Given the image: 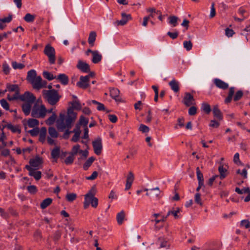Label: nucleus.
I'll list each match as a JSON object with an SVG mask.
<instances>
[{
    "mask_svg": "<svg viewBox=\"0 0 250 250\" xmlns=\"http://www.w3.org/2000/svg\"><path fill=\"white\" fill-rule=\"evenodd\" d=\"M40 132V138L39 140L43 143L45 139V136L46 134V128L45 127H42L41 128Z\"/></svg>",
    "mask_w": 250,
    "mask_h": 250,
    "instance_id": "31",
    "label": "nucleus"
},
{
    "mask_svg": "<svg viewBox=\"0 0 250 250\" xmlns=\"http://www.w3.org/2000/svg\"><path fill=\"white\" fill-rule=\"evenodd\" d=\"M74 160V156L70 154V155L67 157L64 161L66 165H70L73 163Z\"/></svg>",
    "mask_w": 250,
    "mask_h": 250,
    "instance_id": "54",
    "label": "nucleus"
},
{
    "mask_svg": "<svg viewBox=\"0 0 250 250\" xmlns=\"http://www.w3.org/2000/svg\"><path fill=\"white\" fill-rule=\"evenodd\" d=\"M79 125H83L84 127H87V125L88 123V120L85 118L84 116H81L79 121Z\"/></svg>",
    "mask_w": 250,
    "mask_h": 250,
    "instance_id": "39",
    "label": "nucleus"
},
{
    "mask_svg": "<svg viewBox=\"0 0 250 250\" xmlns=\"http://www.w3.org/2000/svg\"><path fill=\"white\" fill-rule=\"evenodd\" d=\"M65 115L63 114L60 113V118L59 120L57 121V127L58 129H59V127L60 125L63 124L64 122Z\"/></svg>",
    "mask_w": 250,
    "mask_h": 250,
    "instance_id": "46",
    "label": "nucleus"
},
{
    "mask_svg": "<svg viewBox=\"0 0 250 250\" xmlns=\"http://www.w3.org/2000/svg\"><path fill=\"white\" fill-rule=\"evenodd\" d=\"M27 124L30 127H34L39 125V122L36 119H29Z\"/></svg>",
    "mask_w": 250,
    "mask_h": 250,
    "instance_id": "35",
    "label": "nucleus"
},
{
    "mask_svg": "<svg viewBox=\"0 0 250 250\" xmlns=\"http://www.w3.org/2000/svg\"><path fill=\"white\" fill-rule=\"evenodd\" d=\"M240 225L246 229L250 228V222L248 220H243L241 221Z\"/></svg>",
    "mask_w": 250,
    "mask_h": 250,
    "instance_id": "57",
    "label": "nucleus"
},
{
    "mask_svg": "<svg viewBox=\"0 0 250 250\" xmlns=\"http://www.w3.org/2000/svg\"><path fill=\"white\" fill-rule=\"evenodd\" d=\"M195 202L200 205V206H202L203 205V203L202 202H201V194L199 193H197L196 194H195Z\"/></svg>",
    "mask_w": 250,
    "mask_h": 250,
    "instance_id": "58",
    "label": "nucleus"
},
{
    "mask_svg": "<svg viewBox=\"0 0 250 250\" xmlns=\"http://www.w3.org/2000/svg\"><path fill=\"white\" fill-rule=\"evenodd\" d=\"M196 173L197 179L198 180V184L204 185L203 174L200 170L199 167L196 168Z\"/></svg>",
    "mask_w": 250,
    "mask_h": 250,
    "instance_id": "28",
    "label": "nucleus"
},
{
    "mask_svg": "<svg viewBox=\"0 0 250 250\" xmlns=\"http://www.w3.org/2000/svg\"><path fill=\"white\" fill-rule=\"evenodd\" d=\"M95 158L94 157H91L84 163L83 165V168L84 170H87L88 167L92 165Z\"/></svg>",
    "mask_w": 250,
    "mask_h": 250,
    "instance_id": "34",
    "label": "nucleus"
},
{
    "mask_svg": "<svg viewBox=\"0 0 250 250\" xmlns=\"http://www.w3.org/2000/svg\"><path fill=\"white\" fill-rule=\"evenodd\" d=\"M218 171L220 173L219 177L221 179H223L227 176L228 171L227 169L224 167L223 165H220L218 167Z\"/></svg>",
    "mask_w": 250,
    "mask_h": 250,
    "instance_id": "22",
    "label": "nucleus"
},
{
    "mask_svg": "<svg viewBox=\"0 0 250 250\" xmlns=\"http://www.w3.org/2000/svg\"><path fill=\"white\" fill-rule=\"evenodd\" d=\"M37 77V73L35 70L32 69L29 71L27 73V80L30 82L33 79H35Z\"/></svg>",
    "mask_w": 250,
    "mask_h": 250,
    "instance_id": "30",
    "label": "nucleus"
},
{
    "mask_svg": "<svg viewBox=\"0 0 250 250\" xmlns=\"http://www.w3.org/2000/svg\"><path fill=\"white\" fill-rule=\"evenodd\" d=\"M52 202V199L50 198H47L42 201L41 204V208L42 209H44L49 206Z\"/></svg>",
    "mask_w": 250,
    "mask_h": 250,
    "instance_id": "33",
    "label": "nucleus"
},
{
    "mask_svg": "<svg viewBox=\"0 0 250 250\" xmlns=\"http://www.w3.org/2000/svg\"><path fill=\"white\" fill-rule=\"evenodd\" d=\"M183 45L184 48L188 51L190 50L192 47V44L191 41H185L183 43Z\"/></svg>",
    "mask_w": 250,
    "mask_h": 250,
    "instance_id": "51",
    "label": "nucleus"
},
{
    "mask_svg": "<svg viewBox=\"0 0 250 250\" xmlns=\"http://www.w3.org/2000/svg\"><path fill=\"white\" fill-rule=\"evenodd\" d=\"M2 68H3V71L6 75H7L8 74H9V71H10V68H9L8 65L6 62H4L2 64Z\"/></svg>",
    "mask_w": 250,
    "mask_h": 250,
    "instance_id": "62",
    "label": "nucleus"
},
{
    "mask_svg": "<svg viewBox=\"0 0 250 250\" xmlns=\"http://www.w3.org/2000/svg\"><path fill=\"white\" fill-rule=\"evenodd\" d=\"M35 100L36 98L33 94L28 91L20 96V100L26 102L25 103H33Z\"/></svg>",
    "mask_w": 250,
    "mask_h": 250,
    "instance_id": "9",
    "label": "nucleus"
},
{
    "mask_svg": "<svg viewBox=\"0 0 250 250\" xmlns=\"http://www.w3.org/2000/svg\"><path fill=\"white\" fill-rule=\"evenodd\" d=\"M47 110L44 105L39 106L36 104L31 111V116L35 118H44L46 114Z\"/></svg>",
    "mask_w": 250,
    "mask_h": 250,
    "instance_id": "3",
    "label": "nucleus"
},
{
    "mask_svg": "<svg viewBox=\"0 0 250 250\" xmlns=\"http://www.w3.org/2000/svg\"><path fill=\"white\" fill-rule=\"evenodd\" d=\"M77 118V113L72 110L71 108H68L67 115L64 122L62 125L59 127L58 130L60 131H63L65 128L70 129Z\"/></svg>",
    "mask_w": 250,
    "mask_h": 250,
    "instance_id": "1",
    "label": "nucleus"
},
{
    "mask_svg": "<svg viewBox=\"0 0 250 250\" xmlns=\"http://www.w3.org/2000/svg\"><path fill=\"white\" fill-rule=\"evenodd\" d=\"M213 82L215 85L219 88L225 90L229 87L228 83L219 79H215Z\"/></svg>",
    "mask_w": 250,
    "mask_h": 250,
    "instance_id": "16",
    "label": "nucleus"
},
{
    "mask_svg": "<svg viewBox=\"0 0 250 250\" xmlns=\"http://www.w3.org/2000/svg\"><path fill=\"white\" fill-rule=\"evenodd\" d=\"M133 180H134V175H133V174L132 173V172L130 171L129 173H128V174L127 175V179H126V183H129L130 184H131L132 183L133 181Z\"/></svg>",
    "mask_w": 250,
    "mask_h": 250,
    "instance_id": "59",
    "label": "nucleus"
},
{
    "mask_svg": "<svg viewBox=\"0 0 250 250\" xmlns=\"http://www.w3.org/2000/svg\"><path fill=\"white\" fill-rule=\"evenodd\" d=\"M122 19L120 21H116L115 24L117 25H125L127 21L131 19V15L130 14L126 15L125 13H122Z\"/></svg>",
    "mask_w": 250,
    "mask_h": 250,
    "instance_id": "15",
    "label": "nucleus"
},
{
    "mask_svg": "<svg viewBox=\"0 0 250 250\" xmlns=\"http://www.w3.org/2000/svg\"><path fill=\"white\" fill-rule=\"evenodd\" d=\"M151 190L152 191V192L150 194V195L152 196H158L160 194V191L159 188H152Z\"/></svg>",
    "mask_w": 250,
    "mask_h": 250,
    "instance_id": "61",
    "label": "nucleus"
},
{
    "mask_svg": "<svg viewBox=\"0 0 250 250\" xmlns=\"http://www.w3.org/2000/svg\"><path fill=\"white\" fill-rule=\"evenodd\" d=\"M92 145L95 153L97 155L101 154L103 148L102 139L99 137L92 142Z\"/></svg>",
    "mask_w": 250,
    "mask_h": 250,
    "instance_id": "8",
    "label": "nucleus"
},
{
    "mask_svg": "<svg viewBox=\"0 0 250 250\" xmlns=\"http://www.w3.org/2000/svg\"><path fill=\"white\" fill-rule=\"evenodd\" d=\"M243 96V92L242 90H238L236 92L233 97L234 101H238L241 99Z\"/></svg>",
    "mask_w": 250,
    "mask_h": 250,
    "instance_id": "45",
    "label": "nucleus"
},
{
    "mask_svg": "<svg viewBox=\"0 0 250 250\" xmlns=\"http://www.w3.org/2000/svg\"><path fill=\"white\" fill-rule=\"evenodd\" d=\"M43 52L48 57L49 62L54 64L55 62V49L50 44H48L45 46Z\"/></svg>",
    "mask_w": 250,
    "mask_h": 250,
    "instance_id": "4",
    "label": "nucleus"
},
{
    "mask_svg": "<svg viewBox=\"0 0 250 250\" xmlns=\"http://www.w3.org/2000/svg\"><path fill=\"white\" fill-rule=\"evenodd\" d=\"M60 153V147L56 146L55 148L53 149L51 151V157L54 159H55V161L57 162V159L59 157Z\"/></svg>",
    "mask_w": 250,
    "mask_h": 250,
    "instance_id": "24",
    "label": "nucleus"
},
{
    "mask_svg": "<svg viewBox=\"0 0 250 250\" xmlns=\"http://www.w3.org/2000/svg\"><path fill=\"white\" fill-rule=\"evenodd\" d=\"M6 88L8 90V91H9L10 92H15V91L20 89L18 85L11 84L10 83L7 84Z\"/></svg>",
    "mask_w": 250,
    "mask_h": 250,
    "instance_id": "37",
    "label": "nucleus"
},
{
    "mask_svg": "<svg viewBox=\"0 0 250 250\" xmlns=\"http://www.w3.org/2000/svg\"><path fill=\"white\" fill-rule=\"evenodd\" d=\"M183 104L187 106H189L195 104V100L192 95L189 93H186L183 100Z\"/></svg>",
    "mask_w": 250,
    "mask_h": 250,
    "instance_id": "11",
    "label": "nucleus"
},
{
    "mask_svg": "<svg viewBox=\"0 0 250 250\" xmlns=\"http://www.w3.org/2000/svg\"><path fill=\"white\" fill-rule=\"evenodd\" d=\"M77 68L83 72L88 73L90 72L89 64L81 60L78 61Z\"/></svg>",
    "mask_w": 250,
    "mask_h": 250,
    "instance_id": "14",
    "label": "nucleus"
},
{
    "mask_svg": "<svg viewBox=\"0 0 250 250\" xmlns=\"http://www.w3.org/2000/svg\"><path fill=\"white\" fill-rule=\"evenodd\" d=\"M76 197L77 195L74 193H68L66 195V199L68 202H73Z\"/></svg>",
    "mask_w": 250,
    "mask_h": 250,
    "instance_id": "44",
    "label": "nucleus"
},
{
    "mask_svg": "<svg viewBox=\"0 0 250 250\" xmlns=\"http://www.w3.org/2000/svg\"><path fill=\"white\" fill-rule=\"evenodd\" d=\"M30 83L32 84L33 87L37 90L45 87L47 84L46 82L43 81L41 76H37Z\"/></svg>",
    "mask_w": 250,
    "mask_h": 250,
    "instance_id": "5",
    "label": "nucleus"
},
{
    "mask_svg": "<svg viewBox=\"0 0 250 250\" xmlns=\"http://www.w3.org/2000/svg\"><path fill=\"white\" fill-rule=\"evenodd\" d=\"M57 118V115L54 112H52V115L46 121V123L48 125H53Z\"/></svg>",
    "mask_w": 250,
    "mask_h": 250,
    "instance_id": "38",
    "label": "nucleus"
},
{
    "mask_svg": "<svg viewBox=\"0 0 250 250\" xmlns=\"http://www.w3.org/2000/svg\"><path fill=\"white\" fill-rule=\"evenodd\" d=\"M201 108L207 114H208L211 111L209 104L206 103H204L202 104Z\"/></svg>",
    "mask_w": 250,
    "mask_h": 250,
    "instance_id": "40",
    "label": "nucleus"
},
{
    "mask_svg": "<svg viewBox=\"0 0 250 250\" xmlns=\"http://www.w3.org/2000/svg\"><path fill=\"white\" fill-rule=\"evenodd\" d=\"M212 112L214 116L219 121H221L223 119V115L221 111L219 109L217 105H215L213 106Z\"/></svg>",
    "mask_w": 250,
    "mask_h": 250,
    "instance_id": "17",
    "label": "nucleus"
},
{
    "mask_svg": "<svg viewBox=\"0 0 250 250\" xmlns=\"http://www.w3.org/2000/svg\"><path fill=\"white\" fill-rule=\"evenodd\" d=\"M89 80L88 76H81L80 81L77 83V85L83 89H86L89 86Z\"/></svg>",
    "mask_w": 250,
    "mask_h": 250,
    "instance_id": "12",
    "label": "nucleus"
},
{
    "mask_svg": "<svg viewBox=\"0 0 250 250\" xmlns=\"http://www.w3.org/2000/svg\"><path fill=\"white\" fill-rule=\"evenodd\" d=\"M92 55L93 58L92 61L94 63H98L101 61L102 58V55L100 54L98 51H96Z\"/></svg>",
    "mask_w": 250,
    "mask_h": 250,
    "instance_id": "27",
    "label": "nucleus"
},
{
    "mask_svg": "<svg viewBox=\"0 0 250 250\" xmlns=\"http://www.w3.org/2000/svg\"><path fill=\"white\" fill-rule=\"evenodd\" d=\"M12 65L14 69H21L24 67V65L22 63H18L16 62H12Z\"/></svg>",
    "mask_w": 250,
    "mask_h": 250,
    "instance_id": "49",
    "label": "nucleus"
},
{
    "mask_svg": "<svg viewBox=\"0 0 250 250\" xmlns=\"http://www.w3.org/2000/svg\"><path fill=\"white\" fill-rule=\"evenodd\" d=\"M171 89L175 93H177L179 91V83L178 82L175 80H172L169 83Z\"/></svg>",
    "mask_w": 250,
    "mask_h": 250,
    "instance_id": "19",
    "label": "nucleus"
},
{
    "mask_svg": "<svg viewBox=\"0 0 250 250\" xmlns=\"http://www.w3.org/2000/svg\"><path fill=\"white\" fill-rule=\"evenodd\" d=\"M169 23L171 24L173 27H175L177 24L178 18L175 16H170L168 17Z\"/></svg>",
    "mask_w": 250,
    "mask_h": 250,
    "instance_id": "36",
    "label": "nucleus"
},
{
    "mask_svg": "<svg viewBox=\"0 0 250 250\" xmlns=\"http://www.w3.org/2000/svg\"><path fill=\"white\" fill-rule=\"evenodd\" d=\"M197 113V108L195 106H192L188 109V114L191 116L195 115Z\"/></svg>",
    "mask_w": 250,
    "mask_h": 250,
    "instance_id": "60",
    "label": "nucleus"
},
{
    "mask_svg": "<svg viewBox=\"0 0 250 250\" xmlns=\"http://www.w3.org/2000/svg\"><path fill=\"white\" fill-rule=\"evenodd\" d=\"M43 77L48 81H51L54 79H56V76H54L52 74L48 72L44 71L42 73Z\"/></svg>",
    "mask_w": 250,
    "mask_h": 250,
    "instance_id": "41",
    "label": "nucleus"
},
{
    "mask_svg": "<svg viewBox=\"0 0 250 250\" xmlns=\"http://www.w3.org/2000/svg\"><path fill=\"white\" fill-rule=\"evenodd\" d=\"M40 130L38 127H35L32 130L28 131V132L32 136H36L39 133Z\"/></svg>",
    "mask_w": 250,
    "mask_h": 250,
    "instance_id": "53",
    "label": "nucleus"
},
{
    "mask_svg": "<svg viewBox=\"0 0 250 250\" xmlns=\"http://www.w3.org/2000/svg\"><path fill=\"white\" fill-rule=\"evenodd\" d=\"M139 130L143 133H147L149 131V128L148 126L143 124H141L139 127Z\"/></svg>",
    "mask_w": 250,
    "mask_h": 250,
    "instance_id": "52",
    "label": "nucleus"
},
{
    "mask_svg": "<svg viewBox=\"0 0 250 250\" xmlns=\"http://www.w3.org/2000/svg\"><path fill=\"white\" fill-rule=\"evenodd\" d=\"M226 35L229 37H232L234 34V32L232 29L227 28L225 30Z\"/></svg>",
    "mask_w": 250,
    "mask_h": 250,
    "instance_id": "63",
    "label": "nucleus"
},
{
    "mask_svg": "<svg viewBox=\"0 0 250 250\" xmlns=\"http://www.w3.org/2000/svg\"><path fill=\"white\" fill-rule=\"evenodd\" d=\"M96 193V190L94 187H92L91 189L86 194V197H88L90 203L92 207L96 208L98 206V200L96 197H94Z\"/></svg>",
    "mask_w": 250,
    "mask_h": 250,
    "instance_id": "6",
    "label": "nucleus"
},
{
    "mask_svg": "<svg viewBox=\"0 0 250 250\" xmlns=\"http://www.w3.org/2000/svg\"><path fill=\"white\" fill-rule=\"evenodd\" d=\"M3 128H7L8 129L11 130L12 132L14 133L21 132V129H20L18 125L14 126L11 124H6L4 125H3Z\"/></svg>",
    "mask_w": 250,
    "mask_h": 250,
    "instance_id": "18",
    "label": "nucleus"
},
{
    "mask_svg": "<svg viewBox=\"0 0 250 250\" xmlns=\"http://www.w3.org/2000/svg\"><path fill=\"white\" fill-rule=\"evenodd\" d=\"M119 94L120 91L117 88H112L110 90V96L116 101L118 100L117 98L119 97Z\"/></svg>",
    "mask_w": 250,
    "mask_h": 250,
    "instance_id": "26",
    "label": "nucleus"
},
{
    "mask_svg": "<svg viewBox=\"0 0 250 250\" xmlns=\"http://www.w3.org/2000/svg\"><path fill=\"white\" fill-rule=\"evenodd\" d=\"M29 164L31 167H33L35 168L38 169L40 165H41L42 163V159L39 156L37 155L36 156L34 159H31L29 160Z\"/></svg>",
    "mask_w": 250,
    "mask_h": 250,
    "instance_id": "13",
    "label": "nucleus"
},
{
    "mask_svg": "<svg viewBox=\"0 0 250 250\" xmlns=\"http://www.w3.org/2000/svg\"><path fill=\"white\" fill-rule=\"evenodd\" d=\"M33 103H24L22 105V109L25 115L30 114L31 109V105Z\"/></svg>",
    "mask_w": 250,
    "mask_h": 250,
    "instance_id": "21",
    "label": "nucleus"
},
{
    "mask_svg": "<svg viewBox=\"0 0 250 250\" xmlns=\"http://www.w3.org/2000/svg\"><path fill=\"white\" fill-rule=\"evenodd\" d=\"M58 79L62 84L66 85L68 83V77L64 74H61L56 77Z\"/></svg>",
    "mask_w": 250,
    "mask_h": 250,
    "instance_id": "20",
    "label": "nucleus"
},
{
    "mask_svg": "<svg viewBox=\"0 0 250 250\" xmlns=\"http://www.w3.org/2000/svg\"><path fill=\"white\" fill-rule=\"evenodd\" d=\"M27 189L28 192L31 194H35L37 191L36 187L34 185L28 186Z\"/></svg>",
    "mask_w": 250,
    "mask_h": 250,
    "instance_id": "55",
    "label": "nucleus"
},
{
    "mask_svg": "<svg viewBox=\"0 0 250 250\" xmlns=\"http://www.w3.org/2000/svg\"><path fill=\"white\" fill-rule=\"evenodd\" d=\"M35 18V16L29 13H27L24 17V20L28 22H33Z\"/></svg>",
    "mask_w": 250,
    "mask_h": 250,
    "instance_id": "43",
    "label": "nucleus"
},
{
    "mask_svg": "<svg viewBox=\"0 0 250 250\" xmlns=\"http://www.w3.org/2000/svg\"><path fill=\"white\" fill-rule=\"evenodd\" d=\"M96 36V32L92 31L90 32L88 39V42L91 46H93L94 45Z\"/></svg>",
    "mask_w": 250,
    "mask_h": 250,
    "instance_id": "23",
    "label": "nucleus"
},
{
    "mask_svg": "<svg viewBox=\"0 0 250 250\" xmlns=\"http://www.w3.org/2000/svg\"><path fill=\"white\" fill-rule=\"evenodd\" d=\"M0 104L1 106L6 110L9 109V105L6 100L4 99H2L0 100Z\"/></svg>",
    "mask_w": 250,
    "mask_h": 250,
    "instance_id": "48",
    "label": "nucleus"
},
{
    "mask_svg": "<svg viewBox=\"0 0 250 250\" xmlns=\"http://www.w3.org/2000/svg\"><path fill=\"white\" fill-rule=\"evenodd\" d=\"M92 103L94 104L98 105L97 108L98 110H106L104 105L103 104L99 103L95 100H92Z\"/></svg>",
    "mask_w": 250,
    "mask_h": 250,
    "instance_id": "47",
    "label": "nucleus"
},
{
    "mask_svg": "<svg viewBox=\"0 0 250 250\" xmlns=\"http://www.w3.org/2000/svg\"><path fill=\"white\" fill-rule=\"evenodd\" d=\"M69 104L72 105V106L69 107L68 108H71L72 111H73L74 109L76 110H80L82 108V106L79 101H72L70 102Z\"/></svg>",
    "mask_w": 250,
    "mask_h": 250,
    "instance_id": "29",
    "label": "nucleus"
},
{
    "mask_svg": "<svg viewBox=\"0 0 250 250\" xmlns=\"http://www.w3.org/2000/svg\"><path fill=\"white\" fill-rule=\"evenodd\" d=\"M42 92L44 98L51 105H55L61 97V96L59 95L58 91L55 89L44 90Z\"/></svg>",
    "mask_w": 250,
    "mask_h": 250,
    "instance_id": "2",
    "label": "nucleus"
},
{
    "mask_svg": "<svg viewBox=\"0 0 250 250\" xmlns=\"http://www.w3.org/2000/svg\"><path fill=\"white\" fill-rule=\"evenodd\" d=\"M220 125V124L218 122L212 120L210 121V123L209 124V126L210 127H212L214 128H217Z\"/></svg>",
    "mask_w": 250,
    "mask_h": 250,
    "instance_id": "64",
    "label": "nucleus"
},
{
    "mask_svg": "<svg viewBox=\"0 0 250 250\" xmlns=\"http://www.w3.org/2000/svg\"><path fill=\"white\" fill-rule=\"evenodd\" d=\"M234 91H235L234 87H231L229 88V95L225 100V103L228 104L231 102L232 97L234 95Z\"/></svg>",
    "mask_w": 250,
    "mask_h": 250,
    "instance_id": "25",
    "label": "nucleus"
},
{
    "mask_svg": "<svg viewBox=\"0 0 250 250\" xmlns=\"http://www.w3.org/2000/svg\"><path fill=\"white\" fill-rule=\"evenodd\" d=\"M80 146L79 145H76L74 146H73L72 149V152H71V154L73 155V156L76 155L78 153H79V150H81L80 149Z\"/></svg>",
    "mask_w": 250,
    "mask_h": 250,
    "instance_id": "50",
    "label": "nucleus"
},
{
    "mask_svg": "<svg viewBox=\"0 0 250 250\" xmlns=\"http://www.w3.org/2000/svg\"><path fill=\"white\" fill-rule=\"evenodd\" d=\"M48 133L50 136L53 138H57L58 133L54 127H50L48 128Z\"/></svg>",
    "mask_w": 250,
    "mask_h": 250,
    "instance_id": "42",
    "label": "nucleus"
},
{
    "mask_svg": "<svg viewBox=\"0 0 250 250\" xmlns=\"http://www.w3.org/2000/svg\"><path fill=\"white\" fill-rule=\"evenodd\" d=\"M180 210H181V209L179 208H177L176 210H169L167 212V215L166 216H163L161 219L158 220V219H155L154 220L155 224H157L161 222H165L166 221L167 218L170 214L173 215L175 219H178L179 217V216L178 215V213L180 212Z\"/></svg>",
    "mask_w": 250,
    "mask_h": 250,
    "instance_id": "7",
    "label": "nucleus"
},
{
    "mask_svg": "<svg viewBox=\"0 0 250 250\" xmlns=\"http://www.w3.org/2000/svg\"><path fill=\"white\" fill-rule=\"evenodd\" d=\"M25 168L29 171V175L33 176L36 180H39L41 178L42 172L40 171H36L37 168H32L28 165L25 166Z\"/></svg>",
    "mask_w": 250,
    "mask_h": 250,
    "instance_id": "10",
    "label": "nucleus"
},
{
    "mask_svg": "<svg viewBox=\"0 0 250 250\" xmlns=\"http://www.w3.org/2000/svg\"><path fill=\"white\" fill-rule=\"evenodd\" d=\"M125 218V213L124 211H121L117 214V221L119 225H121Z\"/></svg>",
    "mask_w": 250,
    "mask_h": 250,
    "instance_id": "32",
    "label": "nucleus"
},
{
    "mask_svg": "<svg viewBox=\"0 0 250 250\" xmlns=\"http://www.w3.org/2000/svg\"><path fill=\"white\" fill-rule=\"evenodd\" d=\"M158 241H159L160 244V247L161 248H165L168 246L169 247V245H167V242L163 238H158Z\"/></svg>",
    "mask_w": 250,
    "mask_h": 250,
    "instance_id": "56",
    "label": "nucleus"
}]
</instances>
